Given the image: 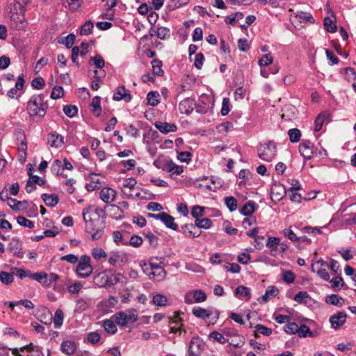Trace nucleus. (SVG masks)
Listing matches in <instances>:
<instances>
[{"mask_svg": "<svg viewBox=\"0 0 356 356\" xmlns=\"http://www.w3.org/2000/svg\"><path fill=\"white\" fill-rule=\"evenodd\" d=\"M91 207L85 209L83 211V218L86 223V231L90 235L91 239L97 241L100 239L104 233L105 222L90 216Z\"/></svg>", "mask_w": 356, "mask_h": 356, "instance_id": "obj_1", "label": "nucleus"}, {"mask_svg": "<svg viewBox=\"0 0 356 356\" xmlns=\"http://www.w3.org/2000/svg\"><path fill=\"white\" fill-rule=\"evenodd\" d=\"M48 109L47 101L44 95H35L27 102L26 111L29 115L33 118L42 119Z\"/></svg>", "mask_w": 356, "mask_h": 356, "instance_id": "obj_2", "label": "nucleus"}, {"mask_svg": "<svg viewBox=\"0 0 356 356\" xmlns=\"http://www.w3.org/2000/svg\"><path fill=\"white\" fill-rule=\"evenodd\" d=\"M258 156L264 161H273L277 155V146L272 142L261 144L257 148Z\"/></svg>", "mask_w": 356, "mask_h": 356, "instance_id": "obj_3", "label": "nucleus"}, {"mask_svg": "<svg viewBox=\"0 0 356 356\" xmlns=\"http://www.w3.org/2000/svg\"><path fill=\"white\" fill-rule=\"evenodd\" d=\"M93 268L91 264V259L88 255L81 257L76 266V272L79 277L87 278L92 273Z\"/></svg>", "mask_w": 356, "mask_h": 356, "instance_id": "obj_4", "label": "nucleus"}, {"mask_svg": "<svg viewBox=\"0 0 356 356\" xmlns=\"http://www.w3.org/2000/svg\"><path fill=\"white\" fill-rule=\"evenodd\" d=\"M113 318L116 324L121 327H125L128 323H135L138 320L136 310L131 309L127 312H119L116 313Z\"/></svg>", "mask_w": 356, "mask_h": 356, "instance_id": "obj_5", "label": "nucleus"}, {"mask_svg": "<svg viewBox=\"0 0 356 356\" xmlns=\"http://www.w3.org/2000/svg\"><path fill=\"white\" fill-rule=\"evenodd\" d=\"M289 12L291 13L289 15L290 21L295 26L302 23L314 22V19L309 13L302 11L293 12L292 9H290Z\"/></svg>", "mask_w": 356, "mask_h": 356, "instance_id": "obj_6", "label": "nucleus"}, {"mask_svg": "<svg viewBox=\"0 0 356 356\" xmlns=\"http://www.w3.org/2000/svg\"><path fill=\"white\" fill-rule=\"evenodd\" d=\"M204 349V343L198 337H194L191 339L188 348V356H199Z\"/></svg>", "mask_w": 356, "mask_h": 356, "instance_id": "obj_7", "label": "nucleus"}, {"mask_svg": "<svg viewBox=\"0 0 356 356\" xmlns=\"http://www.w3.org/2000/svg\"><path fill=\"white\" fill-rule=\"evenodd\" d=\"M148 216L156 220H160L168 228L172 230H177L178 229V225L175 222V218L167 213H148Z\"/></svg>", "mask_w": 356, "mask_h": 356, "instance_id": "obj_8", "label": "nucleus"}, {"mask_svg": "<svg viewBox=\"0 0 356 356\" xmlns=\"http://www.w3.org/2000/svg\"><path fill=\"white\" fill-rule=\"evenodd\" d=\"M327 263L323 260H318L314 262L312 265V270L316 274L323 280L329 281L330 275L325 267H327Z\"/></svg>", "mask_w": 356, "mask_h": 356, "instance_id": "obj_9", "label": "nucleus"}, {"mask_svg": "<svg viewBox=\"0 0 356 356\" xmlns=\"http://www.w3.org/2000/svg\"><path fill=\"white\" fill-rule=\"evenodd\" d=\"M113 99L115 101L123 100L128 103L131 102L132 96L128 89L124 86H121L116 88L114 90Z\"/></svg>", "mask_w": 356, "mask_h": 356, "instance_id": "obj_10", "label": "nucleus"}, {"mask_svg": "<svg viewBox=\"0 0 356 356\" xmlns=\"http://www.w3.org/2000/svg\"><path fill=\"white\" fill-rule=\"evenodd\" d=\"M128 257L125 252L119 250L112 251L109 254L108 262L111 266H115L119 262L124 263Z\"/></svg>", "mask_w": 356, "mask_h": 356, "instance_id": "obj_11", "label": "nucleus"}, {"mask_svg": "<svg viewBox=\"0 0 356 356\" xmlns=\"http://www.w3.org/2000/svg\"><path fill=\"white\" fill-rule=\"evenodd\" d=\"M193 299L195 302H202L206 300L207 295L202 290H195L191 292H188L185 296V302L188 304L193 302Z\"/></svg>", "mask_w": 356, "mask_h": 356, "instance_id": "obj_12", "label": "nucleus"}, {"mask_svg": "<svg viewBox=\"0 0 356 356\" xmlns=\"http://www.w3.org/2000/svg\"><path fill=\"white\" fill-rule=\"evenodd\" d=\"M47 143L51 147L59 149L65 144V138L61 134L52 132L47 136Z\"/></svg>", "mask_w": 356, "mask_h": 356, "instance_id": "obj_13", "label": "nucleus"}, {"mask_svg": "<svg viewBox=\"0 0 356 356\" xmlns=\"http://www.w3.org/2000/svg\"><path fill=\"white\" fill-rule=\"evenodd\" d=\"M347 314L345 312H339L331 316L330 323L332 328L337 330L342 326L346 321Z\"/></svg>", "mask_w": 356, "mask_h": 356, "instance_id": "obj_14", "label": "nucleus"}, {"mask_svg": "<svg viewBox=\"0 0 356 356\" xmlns=\"http://www.w3.org/2000/svg\"><path fill=\"white\" fill-rule=\"evenodd\" d=\"M94 282L100 287H108L114 284L111 278L105 273H99L94 277Z\"/></svg>", "mask_w": 356, "mask_h": 356, "instance_id": "obj_15", "label": "nucleus"}, {"mask_svg": "<svg viewBox=\"0 0 356 356\" xmlns=\"http://www.w3.org/2000/svg\"><path fill=\"white\" fill-rule=\"evenodd\" d=\"M115 197L116 191L110 187L103 188L99 192L100 199L106 204L113 202Z\"/></svg>", "mask_w": 356, "mask_h": 356, "instance_id": "obj_16", "label": "nucleus"}, {"mask_svg": "<svg viewBox=\"0 0 356 356\" xmlns=\"http://www.w3.org/2000/svg\"><path fill=\"white\" fill-rule=\"evenodd\" d=\"M299 152L304 159H311L313 154V144L309 140L303 141L300 144Z\"/></svg>", "mask_w": 356, "mask_h": 356, "instance_id": "obj_17", "label": "nucleus"}, {"mask_svg": "<svg viewBox=\"0 0 356 356\" xmlns=\"http://www.w3.org/2000/svg\"><path fill=\"white\" fill-rule=\"evenodd\" d=\"M195 106V102L194 99L186 98L179 103V110L181 113L188 115L193 111Z\"/></svg>", "mask_w": 356, "mask_h": 356, "instance_id": "obj_18", "label": "nucleus"}, {"mask_svg": "<svg viewBox=\"0 0 356 356\" xmlns=\"http://www.w3.org/2000/svg\"><path fill=\"white\" fill-rule=\"evenodd\" d=\"M9 250L18 258H22L24 252H22V243L17 238H13L8 245Z\"/></svg>", "mask_w": 356, "mask_h": 356, "instance_id": "obj_19", "label": "nucleus"}, {"mask_svg": "<svg viewBox=\"0 0 356 356\" xmlns=\"http://www.w3.org/2000/svg\"><path fill=\"white\" fill-rule=\"evenodd\" d=\"M279 290L275 286H269L267 287L264 295L258 298L259 303H266L273 298L278 295Z\"/></svg>", "mask_w": 356, "mask_h": 356, "instance_id": "obj_20", "label": "nucleus"}, {"mask_svg": "<svg viewBox=\"0 0 356 356\" xmlns=\"http://www.w3.org/2000/svg\"><path fill=\"white\" fill-rule=\"evenodd\" d=\"M76 348L77 345L73 340H65L60 344L61 351L67 355H73L76 352Z\"/></svg>", "mask_w": 356, "mask_h": 356, "instance_id": "obj_21", "label": "nucleus"}, {"mask_svg": "<svg viewBox=\"0 0 356 356\" xmlns=\"http://www.w3.org/2000/svg\"><path fill=\"white\" fill-rule=\"evenodd\" d=\"M90 305V299L80 298L76 300L74 312L81 314L88 309Z\"/></svg>", "mask_w": 356, "mask_h": 356, "instance_id": "obj_22", "label": "nucleus"}, {"mask_svg": "<svg viewBox=\"0 0 356 356\" xmlns=\"http://www.w3.org/2000/svg\"><path fill=\"white\" fill-rule=\"evenodd\" d=\"M22 349H26V356H44L41 347L33 343L22 346Z\"/></svg>", "mask_w": 356, "mask_h": 356, "instance_id": "obj_23", "label": "nucleus"}, {"mask_svg": "<svg viewBox=\"0 0 356 356\" xmlns=\"http://www.w3.org/2000/svg\"><path fill=\"white\" fill-rule=\"evenodd\" d=\"M155 127L164 134H167L170 132H175L177 129V126L175 124L168 123V122H156L155 123Z\"/></svg>", "mask_w": 356, "mask_h": 356, "instance_id": "obj_24", "label": "nucleus"}, {"mask_svg": "<svg viewBox=\"0 0 356 356\" xmlns=\"http://www.w3.org/2000/svg\"><path fill=\"white\" fill-rule=\"evenodd\" d=\"M28 277L37 281L42 285L49 286V282L47 281V273L45 272H38L33 273H29Z\"/></svg>", "mask_w": 356, "mask_h": 356, "instance_id": "obj_25", "label": "nucleus"}, {"mask_svg": "<svg viewBox=\"0 0 356 356\" xmlns=\"http://www.w3.org/2000/svg\"><path fill=\"white\" fill-rule=\"evenodd\" d=\"M234 296L238 298L248 301L251 298L250 289L244 286H239L234 290Z\"/></svg>", "mask_w": 356, "mask_h": 356, "instance_id": "obj_26", "label": "nucleus"}, {"mask_svg": "<svg viewBox=\"0 0 356 356\" xmlns=\"http://www.w3.org/2000/svg\"><path fill=\"white\" fill-rule=\"evenodd\" d=\"M91 255L97 261L106 260L108 257L106 252L100 247H95L91 250Z\"/></svg>", "mask_w": 356, "mask_h": 356, "instance_id": "obj_27", "label": "nucleus"}, {"mask_svg": "<svg viewBox=\"0 0 356 356\" xmlns=\"http://www.w3.org/2000/svg\"><path fill=\"white\" fill-rule=\"evenodd\" d=\"M109 216L115 220H121L124 218V211L120 207L111 204L109 206Z\"/></svg>", "mask_w": 356, "mask_h": 356, "instance_id": "obj_28", "label": "nucleus"}, {"mask_svg": "<svg viewBox=\"0 0 356 356\" xmlns=\"http://www.w3.org/2000/svg\"><path fill=\"white\" fill-rule=\"evenodd\" d=\"M42 200L45 203L46 206L53 207L56 206L59 201L58 197L56 194H47L44 193L41 196Z\"/></svg>", "mask_w": 356, "mask_h": 356, "instance_id": "obj_29", "label": "nucleus"}, {"mask_svg": "<svg viewBox=\"0 0 356 356\" xmlns=\"http://www.w3.org/2000/svg\"><path fill=\"white\" fill-rule=\"evenodd\" d=\"M195 225H193V224H186L181 227V231L186 236L195 238L199 236L200 233L195 232Z\"/></svg>", "mask_w": 356, "mask_h": 356, "instance_id": "obj_30", "label": "nucleus"}, {"mask_svg": "<svg viewBox=\"0 0 356 356\" xmlns=\"http://www.w3.org/2000/svg\"><path fill=\"white\" fill-rule=\"evenodd\" d=\"M329 115L327 113H321L316 118L314 121V130L315 131H319L324 124V122L328 119Z\"/></svg>", "mask_w": 356, "mask_h": 356, "instance_id": "obj_31", "label": "nucleus"}, {"mask_svg": "<svg viewBox=\"0 0 356 356\" xmlns=\"http://www.w3.org/2000/svg\"><path fill=\"white\" fill-rule=\"evenodd\" d=\"M101 99L99 96L92 98L90 103L91 111L95 116H99L102 113V107L100 106Z\"/></svg>", "mask_w": 356, "mask_h": 356, "instance_id": "obj_32", "label": "nucleus"}, {"mask_svg": "<svg viewBox=\"0 0 356 356\" xmlns=\"http://www.w3.org/2000/svg\"><path fill=\"white\" fill-rule=\"evenodd\" d=\"M255 211V204L252 201L247 202L240 209V213L244 216H250Z\"/></svg>", "mask_w": 356, "mask_h": 356, "instance_id": "obj_33", "label": "nucleus"}, {"mask_svg": "<svg viewBox=\"0 0 356 356\" xmlns=\"http://www.w3.org/2000/svg\"><path fill=\"white\" fill-rule=\"evenodd\" d=\"M17 136L22 138L20 143L18 145V149L20 152L23 153L24 158H25L26 156L27 142L24 132L22 131H17Z\"/></svg>", "mask_w": 356, "mask_h": 356, "instance_id": "obj_34", "label": "nucleus"}, {"mask_svg": "<svg viewBox=\"0 0 356 356\" xmlns=\"http://www.w3.org/2000/svg\"><path fill=\"white\" fill-rule=\"evenodd\" d=\"M193 314L200 318L205 319L207 318H209L210 316L212 315V313L210 312L209 310L203 309L200 307H195L193 309Z\"/></svg>", "mask_w": 356, "mask_h": 356, "instance_id": "obj_35", "label": "nucleus"}, {"mask_svg": "<svg viewBox=\"0 0 356 356\" xmlns=\"http://www.w3.org/2000/svg\"><path fill=\"white\" fill-rule=\"evenodd\" d=\"M147 104L155 106L160 102V95L156 91H150L147 95Z\"/></svg>", "mask_w": 356, "mask_h": 356, "instance_id": "obj_36", "label": "nucleus"}, {"mask_svg": "<svg viewBox=\"0 0 356 356\" xmlns=\"http://www.w3.org/2000/svg\"><path fill=\"white\" fill-rule=\"evenodd\" d=\"M325 302L327 304L340 307L343 305V300L341 297L339 296L338 295L332 294L330 296H327L325 298Z\"/></svg>", "mask_w": 356, "mask_h": 356, "instance_id": "obj_37", "label": "nucleus"}, {"mask_svg": "<svg viewBox=\"0 0 356 356\" xmlns=\"http://www.w3.org/2000/svg\"><path fill=\"white\" fill-rule=\"evenodd\" d=\"M64 319V314L63 311L60 309H58L54 314V316L53 318L54 325L55 328H60L63 325Z\"/></svg>", "mask_w": 356, "mask_h": 356, "instance_id": "obj_38", "label": "nucleus"}, {"mask_svg": "<svg viewBox=\"0 0 356 356\" xmlns=\"http://www.w3.org/2000/svg\"><path fill=\"white\" fill-rule=\"evenodd\" d=\"M103 327L106 332L113 334L117 332L116 323L111 319L105 320L103 323Z\"/></svg>", "mask_w": 356, "mask_h": 356, "instance_id": "obj_39", "label": "nucleus"}, {"mask_svg": "<svg viewBox=\"0 0 356 356\" xmlns=\"http://www.w3.org/2000/svg\"><path fill=\"white\" fill-rule=\"evenodd\" d=\"M224 202L231 212L237 209V201L235 197L232 196L225 197L224 198Z\"/></svg>", "mask_w": 356, "mask_h": 356, "instance_id": "obj_40", "label": "nucleus"}, {"mask_svg": "<svg viewBox=\"0 0 356 356\" xmlns=\"http://www.w3.org/2000/svg\"><path fill=\"white\" fill-rule=\"evenodd\" d=\"M152 66L153 73L158 76H162L163 74V70H162V62L159 59H154L151 62Z\"/></svg>", "mask_w": 356, "mask_h": 356, "instance_id": "obj_41", "label": "nucleus"}, {"mask_svg": "<svg viewBox=\"0 0 356 356\" xmlns=\"http://www.w3.org/2000/svg\"><path fill=\"white\" fill-rule=\"evenodd\" d=\"M9 200L11 203H13V204H11L10 203H8L9 206L13 210H20V209H26V204H27L26 201H18L16 199H13L11 197H10Z\"/></svg>", "mask_w": 356, "mask_h": 356, "instance_id": "obj_42", "label": "nucleus"}, {"mask_svg": "<svg viewBox=\"0 0 356 356\" xmlns=\"http://www.w3.org/2000/svg\"><path fill=\"white\" fill-rule=\"evenodd\" d=\"M165 277V271L163 267L156 268L153 269V273L151 276V280H156L157 281L162 280Z\"/></svg>", "mask_w": 356, "mask_h": 356, "instance_id": "obj_43", "label": "nucleus"}, {"mask_svg": "<svg viewBox=\"0 0 356 356\" xmlns=\"http://www.w3.org/2000/svg\"><path fill=\"white\" fill-rule=\"evenodd\" d=\"M297 334L299 337H313V333L310 328L305 324H302L300 326H298V332H297Z\"/></svg>", "mask_w": 356, "mask_h": 356, "instance_id": "obj_44", "label": "nucleus"}, {"mask_svg": "<svg viewBox=\"0 0 356 356\" xmlns=\"http://www.w3.org/2000/svg\"><path fill=\"white\" fill-rule=\"evenodd\" d=\"M293 300L298 303H307L310 297L307 291H302L295 295Z\"/></svg>", "mask_w": 356, "mask_h": 356, "instance_id": "obj_45", "label": "nucleus"}, {"mask_svg": "<svg viewBox=\"0 0 356 356\" xmlns=\"http://www.w3.org/2000/svg\"><path fill=\"white\" fill-rule=\"evenodd\" d=\"M7 304H8L9 307L12 309H13L15 306L18 305H22L27 309L34 308V304L29 300H21L18 302H9Z\"/></svg>", "mask_w": 356, "mask_h": 356, "instance_id": "obj_46", "label": "nucleus"}, {"mask_svg": "<svg viewBox=\"0 0 356 356\" xmlns=\"http://www.w3.org/2000/svg\"><path fill=\"white\" fill-rule=\"evenodd\" d=\"M290 141L291 143H298L301 137V132L297 128L291 129L288 131Z\"/></svg>", "mask_w": 356, "mask_h": 356, "instance_id": "obj_47", "label": "nucleus"}, {"mask_svg": "<svg viewBox=\"0 0 356 356\" xmlns=\"http://www.w3.org/2000/svg\"><path fill=\"white\" fill-rule=\"evenodd\" d=\"M167 298L162 294L157 293L153 296L152 302L156 306H165L167 304Z\"/></svg>", "mask_w": 356, "mask_h": 356, "instance_id": "obj_48", "label": "nucleus"}, {"mask_svg": "<svg viewBox=\"0 0 356 356\" xmlns=\"http://www.w3.org/2000/svg\"><path fill=\"white\" fill-rule=\"evenodd\" d=\"M90 63H92L98 69L103 68L105 65V61L103 57L99 54H96L94 57H91Z\"/></svg>", "mask_w": 356, "mask_h": 356, "instance_id": "obj_49", "label": "nucleus"}, {"mask_svg": "<svg viewBox=\"0 0 356 356\" xmlns=\"http://www.w3.org/2000/svg\"><path fill=\"white\" fill-rule=\"evenodd\" d=\"M93 26V23L90 20L86 22L81 27V35H88L92 33Z\"/></svg>", "mask_w": 356, "mask_h": 356, "instance_id": "obj_50", "label": "nucleus"}, {"mask_svg": "<svg viewBox=\"0 0 356 356\" xmlns=\"http://www.w3.org/2000/svg\"><path fill=\"white\" fill-rule=\"evenodd\" d=\"M64 113L69 118L74 117L78 113V108L74 105H66L63 107Z\"/></svg>", "mask_w": 356, "mask_h": 356, "instance_id": "obj_51", "label": "nucleus"}, {"mask_svg": "<svg viewBox=\"0 0 356 356\" xmlns=\"http://www.w3.org/2000/svg\"><path fill=\"white\" fill-rule=\"evenodd\" d=\"M325 29L330 33H334L337 31V25L335 22L329 17L324 19Z\"/></svg>", "mask_w": 356, "mask_h": 356, "instance_id": "obj_52", "label": "nucleus"}, {"mask_svg": "<svg viewBox=\"0 0 356 356\" xmlns=\"http://www.w3.org/2000/svg\"><path fill=\"white\" fill-rule=\"evenodd\" d=\"M283 234L288 239L291 241L292 242H297L301 240L302 238H299L296 236V234L293 232V231L291 228H286L283 230Z\"/></svg>", "mask_w": 356, "mask_h": 356, "instance_id": "obj_53", "label": "nucleus"}, {"mask_svg": "<svg viewBox=\"0 0 356 356\" xmlns=\"http://www.w3.org/2000/svg\"><path fill=\"white\" fill-rule=\"evenodd\" d=\"M209 338L221 344H224L227 342L226 338L221 333L217 331H213L211 332L209 334Z\"/></svg>", "mask_w": 356, "mask_h": 356, "instance_id": "obj_54", "label": "nucleus"}, {"mask_svg": "<svg viewBox=\"0 0 356 356\" xmlns=\"http://www.w3.org/2000/svg\"><path fill=\"white\" fill-rule=\"evenodd\" d=\"M0 280L2 283L5 284H9L13 282V270H11V273H7V272H1L0 273Z\"/></svg>", "mask_w": 356, "mask_h": 356, "instance_id": "obj_55", "label": "nucleus"}, {"mask_svg": "<svg viewBox=\"0 0 356 356\" xmlns=\"http://www.w3.org/2000/svg\"><path fill=\"white\" fill-rule=\"evenodd\" d=\"M113 239L115 243L118 245H128V242L123 241L122 234L120 231H115L113 232Z\"/></svg>", "mask_w": 356, "mask_h": 356, "instance_id": "obj_56", "label": "nucleus"}, {"mask_svg": "<svg viewBox=\"0 0 356 356\" xmlns=\"http://www.w3.org/2000/svg\"><path fill=\"white\" fill-rule=\"evenodd\" d=\"M284 331L289 334H297L298 332V325L296 323H290L289 321L285 325Z\"/></svg>", "mask_w": 356, "mask_h": 356, "instance_id": "obj_57", "label": "nucleus"}, {"mask_svg": "<svg viewBox=\"0 0 356 356\" xmlns=\"http://www.w3.org/2000/svg\"><path fill=\"white\" fill-rule=\"evenodd\" d=\"M92 210L90 211V216L92 218L94 215L97 216V219L100 220V218H105V211L97 207H90Z\"/></svg>", "mask_w": 356, "mask_h": 356, "instance_id": "obj_58", "label": "nucleus"}, {"mask_svg": "<svg viewBox=\"0 0 356 356\" xmlns=\"http://www.w3.org/2000/svg\"><path fill=\"white\" fill-rule=\"evenodd\" d=\"M156 35L161 40H165L170 37V30L166 27H159L156 30Z\"/></svg>", "mask_w": 356, "mask_h": 356, "instance_id": "obj_59", "label": "nucleus"}, {"mask_svg": "<svg viewBox=\"0 0 356 356\" xmlns=\"http://www.w3.org/2000/svg\"><path fill=\"white\" fill-rule=\"evenodd\" d=\"M191 213L192 216L195 218L202 217L204 215V207L199 205H195L192 208Z\"/></svg>", "mask_w": 356, "mask_h": 356, "instance_id": "obj_60", "label": "nucleus"}, {"mask_svg": "<svg viewBox=\"0 0 356 356\" xmlns=\"http://www.w3.org/2000/svg\"><path fill=\"white\" fill-rule=\"evenodd\" d=\"M273 61V58L270 54L263 56L259 60L261 67H266L270 65Z\"/></svg>", "mask_w": 356, "mask_h": 356, "instance_id": "obj_61", "label": "nucleus"}, {"mask_svg": "<svg viewBox=\"0 0 356 356\" xmlns=\"http://www.w3.org/2000/svg\"><path fill=\"white\" fill-rule=\"evenodd\" d=\"M17 222L19 225L25 227L33 228L34 227V222L24 216H18Z\"/></svg>", "mask_w": 356, "mask_h": 356, "instance_id": "obj_62", "label": "nucleus"}, {"mask_svg": "<svg viewBox=\"0 0 356 356\" xmlns=\"http://www.w3.org/2000/svg\"><path fill=\"white\" fill-rule=\"evenodd\" d=\"M64 95L63 88L61 86H55L53 88L51 98L54 99H59L62 97Z\"/></svg>", "mask_w": 356, "mask_h": 356, "instance_id": "obj_63", "label": "nucleus"}, {"mask_svg": "<svg viewBox=\"0 0 356 356\" xmlns=\"http://www.w3.org/2000/svg\"><path fill=\"white\" fill-rule=\"evenodd\" d=\"M327 268H329L333 274H339L341 272L340 266L337 260L331 259L330 263H327Z\"/></svg>", "mask_w": 356, "mask_h": 356, "instance_id": "obj_64", "label": "nucleus"}]
</instances>
